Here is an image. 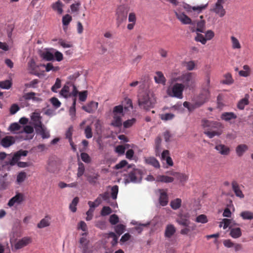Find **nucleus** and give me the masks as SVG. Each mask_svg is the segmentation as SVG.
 <instances>
[{
    "label": "nucleus",
    "instance_id": "f03ea898",
    "mask_svg": "<svg viewBox=\"0 0 253 253\" xmlns=\"http://www.w3.org/2000/svg\"><path fill=\"white\" fill-rule=\"evenodd\" d=\"M202 126L206 131L205 134L209 138H212L215 136L220 135L223 132V125L219 122L212 121L206 119L202 120Z\"/></svg>",
    "mask_w": 253,
    "mask_h": 253
},
{
    "label": "nucleus",
    "instance_id": "4d7b16f0",
    "mask_svg": "<svg viewBox=\"0 0 253 253\" xmlns=\"http://www.w3.org/2000/svg\"><path fill=\"white\" fill-rule=\"evenodd\" d=\"M195 40L198 42H200L203 44H205L207 42V39H206L205 37L200 33H197Z\"/></svg>",
    "mask_w": 253,
    "mask_h": 253
},
{
    "label": "nucleus",
    "instance_id": "3c124183",
    "mask_svg": "<svg viewBox=\"0 0 253 253\" xmlns=\"http://www.w3.org/2000/svg\"><path fill=\"white\" fill-rule=\"evenodd\" d=\"M79 199L78 197H76L74 198L72 202V203L70 205V210L75 212L77 211L76 206L79 202Z\"/></svg>",
    "mask_w": 253,
    "mask_h": 253
},
{
    "label": "nucleus",
    "instance_id": "c756f323",
    "mask_svg": "<svg viewBox=\"0 0 253 253\" xmlns=\"http://www.w3.org/2000/svg\"><path fill=\"white\" fill-rule=\"evenodd\" d=\"M220 118L222 120L229 122L231 120L236 119L237 116L233 112H224L221 114Z\"/></svg>",
    "mask_w": 253,
    "mask_h": 253
},
{
    "label": "nucleus",
    "instance_id": "5fc2aeb1",
    "mask_svg": "<svg viewBox=\"0 0 253 253\" xmlns=\"http://www.w3.org/2000/svg\"><path fill=\"white\" fill-rule=\"evenodd\" d=\"M119 191V186L118 185H114L111 188V196L113 200H116L117 198V195Z\"/></svg>",
    "mask_w": 253,
    "mask_h": 253
},
{
    "label": "nucleus",
    "instance_id": "de8ad7c7",
    "mask_svg": "<svg viewBox=\"0 0 253 253\" xmlns=\"http://www.w3.org/2000/svg\"><path fill=\"white\" fill-rule=\"evenodd\" d=\"M101 198L104 201L108 202L109 200V193L108 192H105L104 193L99 194L95 202H97L98 201V204H99L101 202Z\"/></svg>",
    "mask_w": 253,
    "mask_h": 253
},
{
    "label": "nucleus",
    "instance_id": "9b49d317",
    "mask_svg": "<svg viewBox=\"0 0 253 253\" xmlns=\"http://www.w3.org/2000/svg\"><path fill=\"white\" fill-rule=\"evenodd\" d=\"M18 153L16 152L14 155L11 157L10 155H8L6 160H5L3 163V166H14L16 163H17L18 161L20 159Z\"/></svg>",
    "mask_w": 253,
    "mask_h": 253
},
{
    "label": "nucleus",
    "instance_id": "5701e85b",
    "mask_svg": "<svg viewBox=\"0 0 253 253\" xmlns=\"http://www.w3.org/2000/svg\"><path fill=\"white\" fill-rule=\"evenodd\" d=\"M36 131L37 133L40 134L42 136V139L48 138L50 137L49 132L44 125L36 128Z\"/></svg>",
    "mask_w": 253,
    "mask_h": 253
},
{
    "label": "nucleus",
    "instance_id": "69168bd1",
    "mask_svg": "<svg viewBox=\"0 0 253 253\" xmlns=\"http://www.w3.org/2000/svg\"><path fill=\"white\" fill-rule=\"evenodd\" d=\"M112 212V209L109 207L105 206L103 207L101 211V214L102 216H106L110 214Z\"/></svg>",
    "mask_w": 253,
    "mask_h": 253
},
{
    "label": "nucleus",
    "instance_id": "4c0bfd02",
    "mask_svg": "<svg viewBox=\"0 0 253 253\" xmlns=\"http://www.w3.org/2000/svg\"><path fill=\"white\" fill-rule=\"evenodd\" d=\"M249 95L246 94V96L244 98L242 99L239 101L238 103L237 107L240 110H243L244 109L245 106L247 105L249 103Z\"/></svg>",
    "mask_w": 253,
    "mask_h": 253
},
{
    "label": "nucleus",
    "instance_id": "7c9ffc66",
    "mask_svg": "<svg viewBox=\"0 0 253 253\" xmlns=\"http://www.w3.org/2000/svg\"><path fill=\"white\" fill-rule=\"evenodd\" d=\"M51 218L49 215H46L44 218L42 219L38 224L37 227L39 228H43L49 226L50 224Z\"/></svg>",
    "mask_w": 253,
    "mask_h": 253
},
{
    "label": "nucleus",
    "instance_id": "338daca9",
    "mask_svg": "<svg viewBox=\"0 0 253 253\" xmlns=\"http://www.w3.org/2000/svg\"><path fill=\"white\" fill-rule=\"evenodd\" d=\"M136 122V119L132 118L130 120H128L123 123L124 127L126 128H129L131 126Z\"/></svg>",
    "mask_w": 253,
    "mask_h": 253
},
{
    "label": "nucleus",
    "instance_id": "a18cd8bd",
    "mask_svg": "<svg viewBox=\"0 0 253 253\" xmlns=\"http://www.w3.org/2000/svg\"><path fill=\"white\" fill-rule=\"evenodd\" d=\"M113 115H120L121 116H124V112H123V107L122 105H118L114 107L113 110Z\"/></svg>",
    "mask_w": 253,
    "mask_h": 253
},
{
    "label": "nucleus",
    "instance_id": "6e6552de",
    "mask_svg": "<svg viewBox=\"0 0 253 253\" xmlns=\"http://www.w3.org/2000/svg\"><path fill=\"white\" fill-rule=\"evenodd\" d=\"M127 11L123 6H119L116 11L117 22L118 25H120L124 21L126 20Z\"/></svg>",
    "mask_w": 253,
    "mask_h": 253
},
{
    "label": "nucleus",
    "instance_id": "72a5a7b5",
    "mask_svg": "<svg viewBox=\"0 0 253 253\" xmlns=\"http://www.w3.org/2000/svg\"><path fill=\"white\" fill-rule=\"evenodd\" d=\"M174 178L172 177L164 175H159L156 177V181L163 183H171L173 182Z\"/></svg>",
    "mask_w": 253,
    "mask_h": 253
},
{
    "label": "nucleus",
    "instance_id": "c9c22d12",
    "mask_svg": "<svg viewBox=\"0 0 253 253\" xmlns=\"http://www.w3.org/2000/svg\"><path fill=\"white\" fill-rule=\"evenodd\" d=\"M162 139L160 136H157L155 140V149L156 156L159 155L161 150Z\"/></svg>",
    "mask_w": 253,
    "mask_h": 253
},
{
    "label": "nucleus",
    "instance_id": "e2e57ef3",
    "mask_svg": "<svg viewBox=\"0 0 253 253\" xmlns=\"http://www.w3.org/2000/svg\"><path fill=\"white\" fill-rule=\"evenodd\" d=\"M115 230L116 232L119 234V235H120L124 232L125 230V226L121 224H118L116 226Z\"/></svg>",
    "mask_w": 253,
    "mask_h": 253
},
{
    "label": "nucleus",
    "instance_id": "ddd939ff",
    "mask_svg": "<svg viewBox=\"0 0 253 253\" xmlns=\"http://www.w3.org/2000/svg\"><path fill=\"white\" fill-rule=\"evenodd\" d=\"M15 139L12 136H6L3 137L0 142L1 145L4 148H7L14 144Z\"/></svg>",
    "mask_w": 253,
    "mask_h": 253
},
{
    "label": "nucleus",
    "instance_id": "423d86ee",
    "mask_svg": "<svg viewBox=\"0 0 253 253\" xmlns=\"http://www.w3.org/2000/svg\"><path fill=\"white\" fill-rule=\"evenodd\" d=\"M143 171L138 169H133L130 171L126 179L127 182L138 183L141 182L142 178Z\"/></svg>",
    "mask_w": 253,
    "mask_h": 253
},
{
    "label": "nucleus",
    "instance_id": "603ef678",
    "mask_svg": "<svg viewBox=\"0 0 253 253\" xmlns=\"http://www.w3.org/2000/svg\"><path fill=\"white\" fill-rule=\"evenodd\" d=\"M21 126L17 123H13L9 127V130L14 133H17L16 131H21Z\"/></svg>",
    "mask_w": 253,
    "mask_h": 253
},
{
    "label": "nucleus",
    "instance_id": "b1692460",
    "mask_svg": "<svg viewBox=\"0 0 253 253\" xmlns=\"http://www.w3.org/2000/svg\"><path fill=\"white\" fill-rule=\"evenodd\" d=\"M144 161L146 164L152 166L155 168H159L160 167L159 161L154 157L145 158Z\"/></svg>",
    "mask_w": 253,
    "mask_h": 253
},
{
    "label": "nucleus",
    "instance_id": "bb28decb",
    "mask_svg": "<svg viewBox=\"0 0 253 253\" xmlns=\"http://www.w3.org/2000/svg\"><path fill=\"white\" fill-rule=\"evenodd\" d=\"M162 159L163 160H166L167 164L169 166H172L173 165V163L171 158L169 156V152L168 150H165L163 151L162 153Z\"/></svg>",
    "mask_w": 253,
    "mask_h": 253
},
{
    "label": "nucleus",
    "instance_id": "37998d69",
    "mask_svg": "<svg viewBox=\"0 0 253 253\" xmlns=\"http://www.w3.org/2000/svg\"><path fill=\"white\" fill-rule=\"evenodd\" d=\"M85 176L86 177L87 181L92 184H95L96 183V180L99 176V174L97 173L93 175L85 174Z\"/></svg>",
    "mask_w": 253,
    "mask_h": 253
},
{
    "label": "nucleus",
    "instance_id": "6e6d98bb",
    "mask_svg": "<svg viewBox=\"0 0 253 253\" xmlns=\"http://www.w3.org/2000/svg\"><path fill=\"white\" fill-rule=\"evenodd\" d=\"M195 221L198 223H206L208 222V220L206 215L200 214L196 217Z\"/></svg>",
    "mask_w": 253,
    "mask_h": 253
},
{
    "label": "nucleus",
    "instance_id": "79ce46f5",
    "mask_svg": "<svg viewBox=\"0 0 253 253\" xmlns=\"http://www.w3.org/2000/svg\"><path fill=\"white\" fill-rule=\"evenodd\" d=\"M230 234L233 238H238L242 235L241 229L239 227L232 228Z\"/></svg>",
    "mask_w": 253,
    "mask_h": 253
},
{
    "label": "nucleus",
    "instance_id": "1a4fd4ad",
    "mask_svg": "<svg viewBox=\"0 0 253 253\" xmlns=\"http://www.w3.org/2000/svg\"><path fill=\"white\" fill-rule=\"evenodd\" d=\"M224 2V0H217L214 7L212 9V11L219 15L220 17H223L225 14V10L222 6V4Z\"/></svg>",
    "mask_w": 253,
    "mask_h": 253
},
{
    "label": "nucleus",
    "instance_id": "bf43d9fd",
    "mask_svg": "<svg viewBox=\"0 0 253 253\" xmlns=\"http://www.w3.org/2000/svg\"><path fill=\"white\" fill-rule=\"evenodd\" d=\"M72 18L69 14H66L62 18V23L64 26H68L72 21Z\"/></svg>",
    "mask_w": 253,
    "mask_h": 253
},
{
    "label": "nucleus",
    "instance_id": "9d476101",
    "mask_svg": "<svg viewBox=\"0 0 253 253\" xmlns=\"http://www.w3.org/2000/svg\"><path fill=\"white\" fill-rule=\"evenodd\" d=\"M188 218L189 215L188 214H182V213H179L177 215L176 221L180 225L188 226V224H190V221Z\"/></svg>",
    "mask_w": 253,
    "mask_h": 253
},
{
    "label": "nucleus",
    "instance_id": "864d4df0",
    "mask_svg": "<svg viewBox=\"0 0 253 253\" xmlns=\"http://www.w3.org/2000/svg\"><path fill=\"white\" fill-rule=\"evenodd\" d=\"M184 66L186 69L188 71H192L195 69L196 67V63L194 61H189L184 63Z\"/></svg>",
    "mask_w": 253,
    "mask_h": 253
},
{
    "label": "nucleus",
    "instance_id": "13d9d810",
    "mask_svg": "<svg viewBox=\"0 0 253 253\" xmlns=\"http://www.w3.org/2000/svg\"><path fill=\"white\" fill-rule=\"evenodd\" d=\"M78 166L77 176L80 177L84 174V166L82 162H79Z\"/></svg>",
    "mask_w": 253,
    "mask_h": 253
},
{
    "label": "nucleus",
    "instance_id": "f3484780",
    "mask_svg": "<svg viewBox=\"0 0 253 253\" xmlns=\"http://www.w3.org/2000/svg\"><path fill=\"white\" fill-rule=\"evenodd\" d=\"M98 103L96 102L91 101L86 106H83L82 109L88 113H93L98 108Z\"/></svg>",
    "mask_w": 253,
    "mask_h": 253
},
{
    "label": "nucleus",
    "instance_id": "c03bdc74",
    "mask_svg": "<svg viewBox=\"0 0 253 253\" xmlns=\"http://www.w3.org/2000/svg\"><path fill=\"white\" fill-rule=\"evenodd\" d=\"M206 22L205 20H201L197 22V28L196 31L200 33H204L206 29Z\"/></svg>",
    "mask_w": 253,
    "mask_h": 253
},
{
    "label": "nucleus",
    "instance_id": "f704fd0d",
    "mask_svg": "<svg viewBox=\"0 0 253 253\" xmlns=\"http://www.w3.org/2000/svg\"><path fill=\"white\" fill-rule=\"evenodd\" d=\"M156 76H155L154 77L156 83L158 84H165L166 79L163 74L160 71H158L156 72Z\"/></svg>",
    "mask_w": 253,
    "mask_h": 253
},
{
    "label": "nucleus",
    "instance_id": "680f3d73",
    "mask_svg": "<svg viewBox=\"0 0 253 253\" xmlns=\"http://www.w3.org/2000/svg\"><path fill=\"white\" fill-rule=\"evenodd\" d=\"M26 177V173L24 171L20 172L17 176V182L18 183L23 182Z\"/></svg>",
    "mask_w": 253,
    "mask_h": 253
},
{
    "label": "nucleus",
    "instance_id": "393cba45",
    "mask_svg": "<svg viewBox=\"0 0 253 253\" xmlns=\"http://www.w3.org/2000/svg\"><path fill=\"white\" fill-rule=\"evenodd\" d=\"M176 228L172 224H168L166 228L165 236L167 238L171 237L175 233Z\"/></svg>",
    "mask_w": 253,
    "mask_h": 253
},
{
    "label": "nucleus",
    "instance_id": "39448f33",
    "mask_svg": "<svg viewBox=\"0 0 253 253\" xmlns=\"http://www.w3.org/2000/svg\"><path fill=\"white\" fill-rule=\"evenodd\" d=\"M194 75V73L188 72L179 77L178 80L183 83L182 84L184 86V88L191 89L195 87V81Z\"/></svg>",
    "mask_w": 253,
    "mask_h": 253
},
{
    "label": "nucleus",
    "instance_id": "58836bf2",
    "mask_svg": "<svg viewBox=\"0 0 253 253\" xmlns=\"http://www.w3.org/2000/svg\"><path fill=\"white\" fill-rule=\"evenodd\" d=\"M41 56L46 61H50L54 60V54L49 51L42 52L41 54Z\"/></svg>",
    "mask_w": 253,
    "mask_h": 253
},
{
    "label": "nucleus",
    "instance_id": "a878e982",
    "mask_svg": "<svg viewBox=\"0 0 253 253\" xmlns=\"http://www.w3.org/2000/svg\"><path fill=\"white\" fill-rule=\"evenodd\" d=\"M160 196L159 198V203L162 206H165L168 203V196L166 192L163 191V190H160Z\"/></svg>",
    "mask_w": 253,
    "mask_h": 253
},
{
    "label": "nucleus",
    "instance_id": "8fccbe9b",
    "mask_svg": "<svg viewBox=\"0 0 253 253\" xmlns=\"http://www.w3.org/2000/svg\"><path fill=\"white\" fill-rule=\"evenodd\" d=\"M225 79L223 80L222 83L226 84H232L234 80L232 79V75L230 73H227L224 76Z\"/></svg>",
    "mask_w": 253,
    "mask_h": 253
},
{
    "label": "nucleus",
    "instance_id": "ea45409f",
    "mask_svg": "<svg viewBox=\"0 0 253 253\" xmlns=\"http://www.w3.org/2000/svg\"><path fill=\"white\" fill-rule=\"evenodd\" d=\"M182 201L179 198H176L172 200L170 202V205L171 208L174 210H176L178 209L181 206Z\"/></svg>",
    "mask_w": 253,
    "mask_h": 253
},
{
    "label": "nucleus",
    "instance_id": "774afa93",
    "mask_svg": "<svg viewBox=\"0 0 253 253\" xmlns=\"http://www.w3.org/2000/svg\"><path fill=\"white\" fill-rule=\"evenodd\" d=\"M81 159L85 163H89L91 162V158L88 154L85 152L81 154Z\"/></svg>",
    "mask_w": 253,
    "mask_h": 253
},
{
    "label": "nucleus",
    "instance_id": "a19ab883",
    "mask_svg": "<svg viewBox=\"0 0 253 253\" xmlns=\"http://www.w3.org/2000/svg\"><path fill=\"white\" fill-rule=\"evenodd\" d=\"M248 146L246 144L239 145L236 149L237 154L238 156L241 157L243 153L248 150Z\"/></svg>",
    "mask_w": 253,
    "mask_h": 253
},
{
    "label": "nucleus",
    "instance_id": "0eeeda50",
    "mask_svg": "<svg viewBox=\"0 0 253 253\" xmlns=\"http://www.w3.org/2000/svg\"><path fill=\"white\" fill-rule=\"evenodd\" d=\"M207 6L208 4L198 5L197 6H191L189 4H185L183 7L190 15L196 17L203 10H205L207 7Z\"/></svg>",
    "mask_w": 253,
    "mask_h": 253
},
{
    "label": "nucleus",
    "instance_id": "aec40b11",
    "mask_svg": "<svg viewBox=\"0 0 253 253\" xmlns=\"http://www.w3.org/2000/svg\"><path fill=\"white\" fill-rule=\"evenodd\" d=\"M215 149L222 155H228L230 152V148L224 144H219L215 146Z\"/></svg>",
    "mask_w": 253,
    "mask_h": 253
},
{
    "label": "nucleus",
    "instance_id": "7ed1b4c3",
    "mask_svg": "<svg viewBox=\"0 0 253 253\" xmlns=\"http://www.w3.org/2000/svg\"><path fill=\"white\" fill-rule=\"evenodd\" d=\"M138 105L145 110H149L154 107L156 99L152 93L143 92L138 96Z\"/></svg>",
    "mask_w": 253,
    "mask_h": 253
},
{
    "label": "nucleus",
    "instance_id": "20e7f679",
    "mask_svg": "<svg viewBox=\"0 0 253 253\" xmlns=\"http://www.w3.org/2000/svg\"><path fill=\"white\" fill-rule=\"evenodd\" d=\"M184 86L180 83H175L173 85L168 87L167 90V94L170 97L178 99L183 98V91Z\"/></svg>",
    "mask_w": 253,
    "mask_h": 253
},
{
    "label": "nucleus",
    "instance_id": "2f4dec72",
    "mask_svg": "<svg viewBox=\"0 0 253 253\" xmlns=\"http://www.w3.org/2000/svg\"><path fill=\"white\" fill-rule=\"evenodd\" d=\"M122 116L120 115H113V120L111 123V125L117 127H120L122 125Z\"/></svg>",
    "mask_w": 253,
    "mask_h": 253
},
{
    "label": "nucleus",
    "instance_id": "e433bc0d",
    "mask_svg": "<svg viewBox=\"0 0 253 253\" xmlns=\"http://www.w3.org/2000/svg\"><path fill=\"white\" fill-rule=\"evenodd\" d=\"M240 215L244 220L253 219V212L250 211H243L240 213Z\"/></svg>",
    "mask_w": 253,
    "mask_h": 253
},
{
    "label": "nucleus",
    "instance_id": "49530a36",
    "mask_svg": "<svg viewBox=\"0 0 253 253\" xmlns=\"http://www.w3.org/2000/svg\"><path fill=\"white\" fill-rule=\"evenodd\" d=\"M175 115L172 113H165L160 115V118L164 121H168L172 120Z\"/></svg>",
    "mask_w": 253,
    "mask_h": 253
},
{
    "label": "nucleus",
    "instance_id": "09e8293b",
    "mask_svg": "<svg viewBox=\"0 0 253 253\" xmlns=\"http://www.w3.org/2000/svg\"><path fill=\"white\" fill-rule=\"evenodd\" d=\"M232 42V47L233 49H240L241 47V44L239 40L235 37L232 36L231 37Z\"/></svg>",
    "mask_w": 253,
    "mask_h": 253
},
{
    "label": "nucleus",
    "instance_id": "f8f14e48",
    "mask_svg": "<svg viewBox=\"0 0 253 253\" xmlns=\"http://www.w3.org/2000/svg\"><path fill=\"white\" fill-rule=\"evenodd\" d=\"M18 153L16 152L14 155L11 157L10 155H8L6 160H5L3 163V166H14L16 163H17L18 161L20 159Z\"/></svg>",
    "mask_w": 253,
    "mask_h": 253
},
{
    "label": "nucleus",
    "instance_id": "6ab92c4d",
    "mask_svg": "<svg viewBox=\"0 0 253 253\" xmlns=\"http://www.w3.org/2000/svg\"><path fill=\"white\" fill-rule=\"evenodd\" d=\"M232 188L235 195L240 198H243L244 195L240 189V186L236 181H233L231 183Z\"/></svg>",
    "mask_w": 253,
    "mask_h": 253
},
{
    "label": "nucleus",
    "instance_id": "052dcab7",
    "mask_svg": "<svg viewBox=\"0 0 253 253\" xmlns=\"http://www.w3.org/2000/svg\"><path fill=\"white\" fill-rule=\"evenodd\" d=\"M61 86V82L59 78H57L54 84L51 87V90L53 92H57V90Z\"/></svg>",
    "mask_w": 253,
    "mask_h": 253
},
{
    "label": "nucleus",
    "instance_id": "c85d7f7f",
    "mask_svg": "<svg viewBox=\"0 0 253 253\" xmlns=\"http://www.w3.org/2000/svg\"><path fill=\"white\" fill-rule=\"evenodd\" d=\"M185 227L182 229L180 233L182 235H188L191 231H194L196 228V225L195 223H191L188 226H184Z\"/></svg>",
    "mask_w": 253,
    "mask_h": 253
},
{
    "label": "nucleus",
    "instance_id": "4be33fe9",
    "mask_svg": "<svg viewBox=\"0 0 253 253\" xmlns=\"http://www.w3.org/2000/svg\"><path fill=\"white\" fill-rule=\"evenodd\" d=\"M177 18L183 24H189L191 23V19L184 13L175 12Z\"/></svg>",
    "mask_w": 253,
    "mask_h": 253
},
{
    "label": "nucleus",
    "instance_id": "a211bd4d",
    "mask_svg": "<svg viewBox=\"0 0 253 253\" xmlns=\"http://www.w3.org/2000/svg\"><path fill=\"white\" fill-rule=\"evenodd\" d=\"M31 119L34 123L35 129L43 125L42 122V117L40 113L37 112L33 113L31 116Z\"/></svg>",
    "mask_w": 253,
    "mask_h": 253
},
{
    "label": "nucleus",
    "instance_id": "dca6fc26",
    "mask_svg": "<svg viewBox=\"0 0 253 253\" xmlns=\"http://www.w3.org/2000/svg\"><path fill=\"white\" fill-rule=\"evenodd\" d=\"M36 95H38V94H37L36 93L34 92H30L28 93H25L23 95V98L27 101L32 100L34 102H40L42 101V99L39 97L36 96Z\"/></svg>",
    "mask_w": 253,
    "mask_h": 253
},
{
    "label": "nucleus",
    "instance_id": "473e14b6",
    "mask_svg": "<svg viewBox=\"0 0 253 253\" xmlns=\"http://www.w3.org/2000/svg\"><path fill=\"white\" fill-rule=\"evenodd\" d=\"M63 6L64 5L62 2L60 0H58L52 4V8L54 11H57L59 14H61L63 12Z\"/></svg>",
    "mask_w": 253,
    "mask_h": 253
},
{
    "label": "nucleus",
    "instance_id": "cd10ccee",
    "mask_svg": "<svg viewBox=\"0 0 253 253\" xmlns=\"http://www.w3.org/2000/svg\"><path fill=\"white\" fill-rule=\"evenodd\" d=\"M71 84H72L68 83L63 87L62 89L60 91V94L61 95L63 96L65 98H67L68 97L71 96V94L70 92V87L72 86Z\"/></svg>",
    "mask_w": 253,
    "mask_h": 253
},
{
    "label": "nucleus",
    "instance_id": "0e129e2a",
    "mask_svg": "<svg viewBox=\"0 0 253 253\" xmlns=\"http://www.w3.org/2000/svg\"><path fill=\"white\" fill-rule=\"evenodd\" d=\"M39 81L38 79H34L31 82L25 84V86L27 88H36V85L39 83Z\"/></svg>",
    "mask_w": 253,
    "mask_h": 253
},
{
    "label": "nucleus",
    "instance_id": "4468645a",
    "mask_svg": "<svg viewBox=\"0 0 253 253\" xmlns=\"http://www.w3.org/2000/svg\"><path fill=\"white\" fill-rule=\"evenodd\" d=\"M31 242L30 238L26 237L18 241L15 244L14 247L16 250L20 249L30 244Z\"/></svg>",
    "mask_w": 253,
    "mask_h": 253
},
{
    "label": "nucleus",
    "instance_id": "412c9836",
    "mask_svg": "<svg viewBox=\"0 0 253 253\" xmlns=\"http://www.w3.org/2000/svg\"><path fill=\"white\" fill-rule=\"evenodd\" d=\"M170 174L175 176L183 185L188 179V176L185 173L172 171L170 173Z\"/></svg>",
    "mask_w": 253,
    "mask_h": 253
},
{
    "label": "nucleus",
    "instance_id": "f257e3e1",
    "mask_svg": "<svg viewBox=\"0 0 253 253\" xmlns=\"http://www.w3.org/2000/svg\"><path fill=\"white\" fill-rule=\"evenodd\" d=\"M205 80V82L202 85L200 93L194 102L191 103L189 102L185 101L183 103V106L187 108L189 111H192L195 109L200 107L209 101L211 96L210 91V77L209 74L207 75Z\"/></svg>",
    "mask_w": 253,
    "mask_h": 253
},
{
    "label": "nucleus",
    "instance_id": "2eb2a0df",
    "mask_svg": "<svg viewBox=\"0 0 253 253\" xmlns=\"http://www.w3.org/2000/svg\"><path fill=\"white\" fill-rule=\"evenodd\" d=\"M24 200V195L22 193H17L15 196L12 197L8 202V205L9 207L13 206L15 203L19 204Z\"/></svg>",
    "mask_w": 253,
    "mask_h": 253
}]
</instances>
